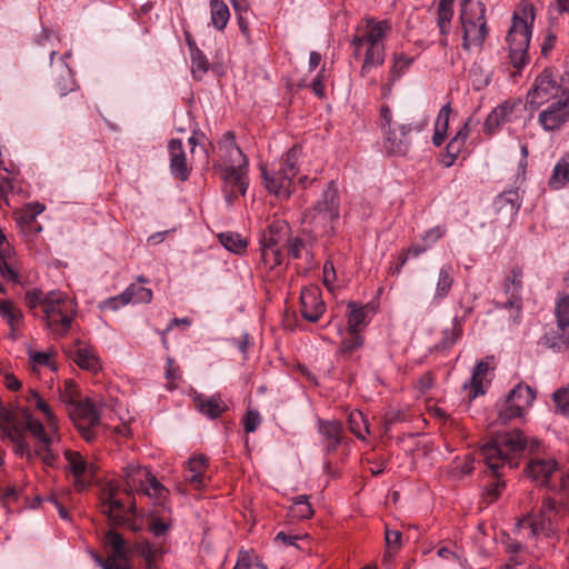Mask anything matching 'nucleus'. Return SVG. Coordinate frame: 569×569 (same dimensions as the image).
<instances>
[{
	"mask_svg": "<svg viewBox=\"0 0 569 569\" xmlns=\"http://www.w3.org/2000/svg\"><path fill=\"white\" fill-rule=\"evenodd\" d=\"M525 441L519 429L496 432L491 439L481 446L480 457L487 466L490 478L483 485V498L487 503H492L501 495L505 482L501 480L502 469L516 468L523 453Z\"/></svg>",
	"mask_w": 569,
	"mask_h": 569,
	"instance_id": "obj_1",
	"label": "nucleus"
},
{
	"mask_svg": "<svg viewBox=\"0 0 569 569\" xmlns=\"http://www.w3.org/2000/svg\"><path fill=\"white\" fill-rule=\"evenodd\" d=\"M23 302L29 313L40 321L46 330L59 338L69 333L78 315L76 299L58 289H28Z\"/></svg>",
	"mask_w": 569,
	"mask_h": 569,
	"instance_id": "obj_2",
	"label": "nucleus"
},
{
	"mask_svg": "<svg viewBox=\"0 0 569 569\" xmlns=\"http://www.w3.org/2000/svg\"><path fill=\"white\" fill-rule=\"evenodd\" d=\"M219 163L214 164L222 172L224 198L228 203L239 196H244L248 186V159L236 143L232 131L223 133L218 142Z\"/></svg>",
	"mask_w": 569,
	"mask_h": 569,
	"instance_id": "obj_3",
	"label": "nucleus"
},
{
	"mask_svg": "<svg viewBox=\"0 0 569 569\" xmlns=\"http://www.w3.org/2000/svg\"><path fill=\"white\" fill-rule=\"evenodd\" d=\"M567 512L566 503L547 497L537 512L530 511L518 520L516 531L523 539L538 536L553 537L560 529Z\"/></svg>",
	"mask_w": 569,
	"mask_h": 569,
	"instance_id": "obj_4",
	"label": "nucleus"
},
{
	"mask_svg": "<svg viewBox=\"0 0 569 569\" xmlns=\"http://www.w3.org/2000/svg\"><path fill=\"white\" fill-rule=\"evenodd\" d=\"M428 126L423 117L410 123H396L389 106L380 108L379 127L383 134V148L388 156H406L412 143V133L422 132Z\"/></svg>",
	"mask_w": 569,
	"mask_h": 569,
	"instance_id": "obj_5",
	"label": "nucleus"
},
{
	"mask_svg": "<svg viewBox=\"0 0 569 569\" xmlns=\"http://www.w3.org/2000/svg\"><path fill=\"white\" fill-rule=\"evenodd\" d=\"M301 157V148L293 146L279 160L277 166L268 168L261 166V177L264 187L270 193L280 199H288L291 194V182L299 171V160Z\"/></svg>",
	"mask_w": 569,
	"mask_h": 569,
	"instance_id": "obj_6",
	"label": "nucleus"
},
{
	"mask_svg": "<svg viewBox=\"0 0 569 569\" xmlns=\"http://www.w3.org/2000/svg\"><path fill=\"white\" fill-rule=\"evenodd\" d=\"M535 12L531 6L515 11L506 40L509 57L515 68H522L528 61V48L532 33Z\"/></svg>",
	"mask_w": 569,
	"mask_h": 569,
	"instance_id": "obj_7",
	"label": "nucleus"
},
{
	"mask_svg": "<svg viewBox=\"0 0 569 569\" xmlns=\"http://www.w3.org/2000/svg\"><path fill=\"white\" fill-rule=\"evenodd\" d=\"M486 6L481 1L461 0L460 23L462 29V48L470 51L481 49L488 36Z\"/></svg>",
	"mask_w": 569,
	"mask_h": 569,
	"instance_id": "obj_8",
	"label": "nucleus"
},
{
	"mask_svg": "<svg viewBox=\"0 0 569 569\" xmlns=\"http://www.w3.org/2000/svg\"><path fill=\"white\" fill-rule=\"evenodd\" d=\"M339 218L340 194L336 181L330 180L313 207L303 213V220L316 228L333 231Z\"/></svg>",
	"mask_w": 569,
	"mask_h": 569,
	"instance_id": "obj_9",
	"label": "nucleus"
},
{
	"mask_svg": "<svg viewBox=\"0 0 569 569\" xmlns=\"http://www.w3.org/2000/svg\"><path fill=\"white\" fill-rule=\"evenodd\" d=\"M522 439L526 443L523 451L528 450L530 455L526 472L537 483L548 485L551 477L559 470L555 453L538 439L527 440L523 435Z\"/></svg>",
	"mask_w": 569,
	"mask_h": 569,
	"instance_id": "obj_10",
	"label": "nucleus"
},
{
	"mask_svg": "<svg viewBox=\"0 0 569 569\" xmlns=\"http://www.w3.org/2000/svg\"><path fill=\"white\" fill-rule=\"evenodd\" d=\"M69 396H62L63 401L68 405L69 416L74 422L82 438L90 442L96 438V428L100 423V412L96 405L89 399L76 400L71 395L73 383H66Z\"/></svg>",
	"mask_w": 569,
	"mask_h": 569,
	"instance_id": "obj_11",
	"label": "nucleus"
},
{
	"mask_svg": "<svg viewBox=\"0 0 569 569\" xmlns=\"http://www.w3.org/2000/svg\"><path fill=\"white\" fill-rule=\"evenodd\" d=\"M536 399V390L528 385L518 383L506 397L496 403L497 422L507 425L521 419L528 412Z\"/></svg>",
	"mask_w": 569,
	"mask_h": 569,
	"instance_id": "obj_12",
	"label": "nucleus"
},
{
	"mask_svg": "<svg viewBox=\"0 0 569 569\" xmlns=\"http://www.w3.org/2000/svg\"><path fill=\"white\" fill-rule=\"evenodd\" d=\"M119 490V487L112 483H109L104 488L100 505L101 512L108 517L111 526H128L136 531L137 528L129 518V513L134 512V503L132 502L127 507L126 503L117 497Z\"/></svg>",
	"mask_w": 569,
	"mask_h": 569,
	"instance_id": "obj_13",
	"label": "nucleus"
},
{
	"mask_svg": "<svg viewBox=\"0 0 569 569\" xmlns=\"http://www.w3.org/2000/svg\"><path fill=\"white\" fill-rule=\"evenodd\" d=\"M522 270L519 267L511 269V272L506 277L503 282V293L507 297L506 301L495 300L493 305L496 309H509L510 318L515 323H519L522 312Z\"/></svg>",
	"mask_w": 569,
	"mask_h": 569,
	"instance_id": "obj_14",
	"label": "nucleus"
},
{
	"mask_svg": "<svg viewBox=\"0 0 569 569\" xmlns=\"http://www.w3.org/2000/svg\"><path fill=\"white\" fill-rule=\"evenodd\" d=\"M569 121V90L562 91V96L551 102L538 116V122L546 131L559 130Z\"/></svg>",
	"mask_w": 569,
	"mask_h": 569,
	"instance_id": "obj_15",
	"label": "nucleus"
},
{
	"mask_svg": "<svg viewBox=\"0 0 569 569\" xmlns=\"http://www.w3.org/2000/svg\"><path fill=\"white\" fill-rule=\"evenodd\" d=\"M561 87L557 83L552 72L545 69L535 80L533 87L527 94L528 103L539 107L548 102L551 98L562 94Z\"/></svg>",
	"mask_w": 569,
	"mask_h": 569,
	"instance_id": "obj_16",
	"label": "nucleus"
},
{
	"mask_svg": "<svg viewBox=\"0 0 569 569\" xmlns=\"http://www.w3.org/2000/svg\"><path fill=\"white\" fill-rule=\"evenodd\" d=\"M391 30V24L388 20L375 21L367 19L366 31L361 36H355L351 40L353 48V56L360 57L361 49L365 44L385 46L383 39Z\"/></svg>",
	"mask_w": 569,
	"mask_h": 569,
	"instance_id": "obj_17",
	"label": "nucleus"
},
{
	"mask_svg": "<svg viewBox=\"0 0 569 569\" xmlns=\"http://www.w3.org/2000/svg\"><path fill=\"white\" fill-rule=\"evenodd\" d=\"M64 458L68 462V469L73 476L74 487L77 490H84L93 479V465L88 462L78 451L67 450Z\"/></svg>",
	"mask_w": 569,
	"mask_h": 569,
	"instance_id": "obj_18",
	"label": "nucleus"
},
{
	"mask_svg": "<svg viewBox=\"0 0 569 569\" xmlns=\"http://www.w3.org/2000/svg\"><path fill=\"white\" fill-rule=\"evenodd\" d=\"M326 311V305L321 297V291L316 286H309L301 289L300 292V313L309 322L316 323Z\"/></svg>",
	"mask_w": 569,
	"mask_h": 569,
	"instance_id": "obj_19",
	"label": "nucleus"
},
{
	"mask_svg": "<svg viewBox=\"0 0 569 569\" xmlns=\"http://www.w3.org/2000/svg\"><path fill=\"white\" fill-rule=\"evenodd\" d=\"M168 152L170 157V172L180 181H187L191 169L187 163L186 152L180 139H171L168 142Z\"/></svg>",
	"mask_w": 569,
	"mask_h": 569,
	"instance_id": "obj_20",
	"label": "nucleus"
},
{
	"mask_svg": "<svg viewBox=\"0 0 569 569\" xmlns=\"http://www.w3.org/2000/svg\"><path fill=\"white\" fill-rule=\"evenodd\" d=\"M318 431L327 453L336 451L345 438L343 426L338 420L319 419Z\"/></svg>",
	"mask_w": 569,
	"mask_h": 569,
	"instance_id": "obj_21",
	"label": "nucleus"
},
{
	"mask_svg": "<svg viewBox=\"0 0 569 569\" xmlns=\"http://www.w3.org/2000/svg\"><path fill=\"white\" fill-rule=\"evenodd\" d=\"M208 458L196 455L188 459L184 468V480L194 488L200 489L207 483Z\"/></svg>",
	"mask_w": 569,
	"mask_h": 569,
	"instance_id": "obj_22",
	"label": "nucleus"
},
{
	"mask_svg": "<svg viewBox=\"0 0 569 569\" xmlns=\"http://www.w3.org/2000/svg\"><path fill=\"white\" fill-rule=\"evenodd\" d=\"M133 551L143 561L144 569H160L163 560V548L149 540L137 541L132 546Z\"/></svg>",
	"mask_w": 569,
	"mask_h": 569,
	"instance_id": "obj_23",
	"label": "nucleus"
},
{
	"mask_svg": "<svg viewBox=\"0 0 569 569\" xmlns=\"http://www.w3.org/2000/svg\"><path fill=\"white\" fill-rule=\"evenodd\" d=\"M24 401L28 403V408L42 413L48 427L53 432L58 429V418L52 411L50 405L40 396V393L36 389H28L23 396Z\"/></svg>",
	"mask_w": 569,
	"mask_h": 569,
	"instance_id": "obj_24",
	"label": "nucleus"
},
{
	"mask_svg": "<svg viewBox=\"0 0 569 569\" xmlns=\"http://www.w3.org/2000/svg\"><path fill=\"white\" fill-rule=\"evenodd\" d=\"M513 188L502 191L499 193L495 201L493 207L498 212H506L510 217L518 213L521 208V197L519 193V187L522 183H515Z\"/></svg>",
	"mask_w": 569,
	"mask_h": 569,
	"instance_id": "obj_25",
	"label": "nucleus"
},
{
	"mask_svg": "<svg viewBox=\"0 0 569 569\" xmlns=\"http://www.w3.org/2000/svg\"><path fill=\"white\" fill-rule=\"evenodd\" d=\"M513 108L515 103L510 101H503L493 108L485 120L483 132L488 136H492L501 124L510 120Z\"/></svg>",
	"mask_w": 569,
	"mask_h": 569,
	"instance_id": "obj_26",
	"label": "nucleus"
},
{
	"mask_svg": "<svg viewBox=\"0 0 569 569\" xmlns=\"http://www.w3.org/2000/svg\"><path fill=\"white\" fill-rule=\"evenodd\" d=\"M347 307L349 329L360 330V327H365L370 322L371 316L375 313V309L370 303L360 305L356 301H349Z\"/></svg>",
	"mask_w": 569,
	"mask_h": 569,
	"instance_id": "obj_27",
	"label": "nucleus"
},
{
	"mask_svg": "<svg viewBox=\"0 0 569 569\" xmlns=\"http://www.w3.org/2000/svg\"><path fill=\"white\" fill-rule=\"evenodd\" d=\"M0 317L9 326L11 337L21 328L24 319L22 310L10 299L0 300Z\"/></svg>",
	"mask_w": 569,
	"mask_h": 569,
	"instance_id": "obj_28",
	"label": "nucleus"
},
{
	"mask_svg": "<svg viewBox=\"0 0 569 569\" xmlns=\"http://www.w3.org/2000/svg\"><path fill=\"white\" fill-rule=\"evenodd\" d=\"M20 416L23 419L26 430L37 438L42 446H51L52 438L46 432L43 423L33 417L28 407L20 408Z\"/></svg>",
	"mask_w": 569,
	"mask_h": 569,
	"instance_id": "obj_29",
	"label": "nucleus"
},
{
	"mask_svg": "<svg viewBox=\"0 0 569 569\" xmlns=\"http://www.w3.org/2000/svg\"><path fill=\"white\" fill-rule=\"evenodd\" d=\"M197 409L210 419L220 417L227 409V405L219 396L204 397L198 395L194 398Z\"/></svg>",
	"mask_w": 569,
	"mask_h": 569,
	"instance_id": "obj_30",
	"label": "nucleus"
},
{
	"mask_svg": "<svg viewBox=\"0 0 569 569\" xmlns=\"http://www.w3.org/2000/svg\"><path fill=\"white\" fill-rule=\"evenodd\" d=\"M453 282V267L450 263H446L439 270L432 301L440 303L445 298H447L451 291Z\"/></svg>",
	"mask_w": 569,
	"mask_h": 569,
	"instance_id": "obj_31",
	"label": "nucleus"
},
{
	"mask_svg": "<svg viewBox=\"0 0 569 569\" xmlns=\"http://www.w3.org/2000/svg\"><path fill=\"white\" fill-rule=\"evenodd\" d=\"M289 230L284 220L271 221L260 238V246H279Z\"/></svg>",
	"mask_w": 569,
	"mask_h": 569,
	"instance_id": "obj_32",
	"label": "nucleus"
},
{
	"mask_svg": "<svg viewBox=\"0 0 569 569\" xmlns=\"http://www.w3.org/2000/svg\"><path fill=\"white\" fill-rule=\"evenodd\" d=\"M455 0H440L438 3V27L440 34L443 37L440 40L441 46H447V37L450 32L451 20L453 17Z\"/></svg>",
	"mask_w": 569,
	"mask_h": 569,
	"instance_id": "obj_33",
	"label": "nucleus"
},
{
	"mask_svg": "<svg viewBox=\"0 0 569 569\" xmlns=\"http://www.w3.org/2000/svg\"><path fill=\"white\" fill-rule=\"evenodd\" d=\"M412 62L413 58L408 57L402 52L393 53L386 90H391L395 82L398 81L408 71Z\"/></svg>",
	"mask_w": 569,
	"mask_h": 569,
	"instance_id": "obj_34",
	"label": "nucleus"
},
{
	"mask_svg": "<svg viewBox=\"0 0 569 569\" xmlns=\"http://www.w3.org/2000/svg\"><path fill=\"white\" fill-rule=\"evenodd\" d=\"M569 182V154L560 158L548 179V186L552 190H560Z\"/></svg>",
	"mask_w": 569,
	"mask_h": 569,
	"instance_id": "obj_35",
	"label": "nucleus"
},
{
	"mask_svg": "<svg viewBox=\"0 0 569 569\" xmlns=\"http://www.w3.org/2000/svg\"><path fill=\"white\" fill-rule=\"evenodd\" d=\"M124 480L126 485L128 487L127 493L129 495V491L138 490L139 488H142L144 486V477H148L149 470L144 467H141L137 463H128L124 469Z\"/></svg>",
	"mask_w": 569,
	"mask_h": 569,
	"instance_id": "obj_36",
	"label": "nucleus"
},
{
	"mask_svg": "<svg viewBox=\"0 0 569 569\" xmlns=\"http://www.w3.org/2000/svg\"><path fill=\"white\" fill-rule=\"evenodd\" d=\"M366 54L361 67V76L366 77L372 68H377L383 64L386 58L385 46L365 44Z\"/></svg>",
	"mask_w": 569,
	"mask_h": 569,
	"instance_id": "obj_37",
	"label": "nucleus"
},
{
	"mask_svg": "<svg viewBox=\"0 0 569 569\" xmlns=\"http://www.w3.org/2000/svg\"><path fill=\"white\" fill-rule=\"evenodd\" d=\"M191 57V72L194 79L201 80L209 70V61L206 54L196 46L194 41L188 39Z\"/></svg>",
	"mask_w": 569,
	"mask_h": 569,
	"instance_id": "obj_38",
	"label": "nucleus"
},
{
	"mask_svg": "<svg viewBox=\"0 0 569 569\" xmlns=\"http://www.w3.org/2000/svg\"><path fill=\"white\" fill-rule=\"evenodd\" d=\"M563 327H558L557 332L545 333L539 343L547 349L561 352L569 349V337H566Z\"/></svg>",
	"mask_w": 569,
	"mask_h": 569,
	"instance_id": "obj_39",
	"label": "nucleus"
},
{
	"mask_svg": "<svg viewBox=\"0 0 569 569\" xmlns=\"http://www.w3.org/2000/svg\"><path fill=\"white\" fill-rule=\"evenodd\" d=\"M489 371V365L487 361L481 360L479 361L473 370L472 376L469 381V386L471 389V398H476L478 396L485 395V388H483V381L487 377V373Z\"/></svg>",
	"mask_w": 569,
	"mask_h": 569,
	"instance_id": "obj_40",
	"label": "nucleus"
},
{
	"mask_svg": "<svg viewBox=\"0 0 569 569\" xmlns=\"http://www.w3.org/2000/svg\"><path fill=\"white\" fill-rule=\"evenodd\" d=\"M211 23L218 30H223L230 19V10L222 0H210Z\"/></svg>",
	"mask_w": 569,
	"mask_h": 569,
	"instance_id": "obj_41",
	"label": "nucleus"
},
{
	"mask_svg": "<svg viewBox=\"0 0 569 569\" xmlns=\"http://www.w3.org/2000/svg\"><path fill=\"white\" fill-rule=\"evenodd\" d=\"M348 423L350 431L360 440H366L370 433L369 422L365 415L359 410H353L349 413Z\"/></svg>",
	"mask_w": 569,
	"mask_h": 569,
	"instance_id": "obj_42",
	"label": "nucleus"
},
{
	"mask_svg": "<svg viewBox=\"0 0 569 569\" xmlns=\"http://www.w3.org/2000/svg\"><path fill=\"white\" fill-rule=\"evenodd\" d=\"M220 243L230 252L241 254L247 249V240L232 231L221 232L218 236Z\"/></svg>",
	"mask_w": 569,
	"mask_h": 569,
	"instance_id": "obj_43",
	"label": "nucleus"
},
{
	"mask_svg": "<svg viewBox=\"0 0 569 569\" xmlns=\"http://www.w3.org/2000/svg\"><path fill=\"white\" fill-rule=\"evenodd\" d=\"M46 210V206L39 201L29 202L23 206L17 219L20 228L32 224L37 217Z\"/></svg>",
	"mask_w": 569,
	"mask_h": 569,
	"instance_id": "obj_44",
	"label": "nucleus"
},
{
	"mask_svg": "<svg viewBox=\"0 0 569 569\" xmlns=\"http://www.w3.org/2000/svg\"><path fill=\"white\" fill-rule=\"evenodd\" d=\"M74 362L82 369L97 371L100 366L94 351L90 348L79 347L76 350Z\"/></svg>",
	"mask_w": 569,
	"mask_h": 569,
	"instance_id": "obj_45",
	"label": "nucleus"
},
{
	"mask_svg": "<svg viewBox=\"0 0 569 569\" xmlns=\"http://www.w3.org/2000/svg\"><path fill=\"white\" fill-rule=\"evenodd\" d=\"M261 260L263 264L272 270L283 260V252L280 246H260Z\"/></svg>",
	"mask_w": 569,
	"mask_h": 569,
	"instance_id": "obj_46",
	"label": "nucleus"
},
{
	"mask_svg": "<svg viewBox=\"0 0 569 569\" xmlns=\"http://www.w3.org/2000/svg\"><path fill=\"white\" fill-rule=\"evenodd\" d=\"M290 513L293 518L299 520L309 519L313 515V509L309 502V497L306 495H300L293 498Z\"/></svg>",
	"mask_w": 569,
	"mask_h": 569,
	"instance_id": "obj_47",
	"label": "nucleus"
},
{
	"mask_svg": "<svg viewBox=\"0 0 569 569\" xmlns=\"http://www.w3.org/2000/svg\"><path fill=\"white\" fill-rule=\"evenodd\" d=\"M4 432L13 443L16 455L23 457L26 453H29V445L24 435L18 427H9L4 430Z\"/></svg>",
	"mask_w": 569,
	"mask_h": 569,
	"instance_id": "obj_48",
	"label": "nucleus"
},
{
	"mask_svg": "<svg viewBox=\"0 0 569 569\" xmlns=\"http://www.w3.org/2000/svg\"><path fill=\"white\" fill-rule=\"evenodd\" d=\"M347 337L343 338L340 347V351L342 353H351L363 345V338L361 337L359 330L356 329H347Z\"/></svg>",
	"mask_w": 569,
	"mask_h": 569,
	"instance_id": "obj_49",
	"label": "nucleus"
},
{
	"mask_svg": "<svg viewBox=\"0 0 569 569\" xmlns=\"http://www.w3.org/2000/svg\"><path fill=\"white\" fill-rule=\"evenodd\" d=\"M233 569H267L259 558L248 551L240 550Z\"/></svg>",
	"mask_w": 569,
	"mask_h": 569,
	"instance_id": "obj_50",
	"label": "nucleus"
},
{
	"mask_svg": "<svg viewBox=\"0 0 569 569\" xmlns=\"http://www.w3.org/2000/svg\"><path fill=\"white\" fill-rule=\"evenodd\" d=\"M132 303H149L152 300V291L149 288L131 283L126 290Z\"/></svg>",
	"mask_w": 569,
	"mask_h": 569,
	"instance_id": "obj_51",
	"label": "nucleus"
},
{
	"mask_svg": "<svg viewBox=\"0 0 569 569\" xmlns=\"http://www.w3.org/2000/svg\"><path fill=\"white\" fill-rule=\"evenodd\" d=\"M8 257L9 254L0 253V276L7 281H11L14 284H20V273L14 268V266H12V263L8 261Z\"/></svg>",
	"mask_w": 569,
	"mask_h": 569,
	"instance_id": "obj_52",
	"label": "nucleus"
},
{
	"mask_svg": "<svg viewBox=\"0 0 569 569\" xmlns=\"http://www.w3.org/2000/svg\"><path fill=\"white\" fill-rule=\"evenodd\" d=\"M462 335V325L461 319L455 317L452 320L451 328L445 329L442 331V346L445 348L450 347L457 342V340Z\"/></svg>",
	"mask_w": 569,
	"mask_h": 569,
	"instance_id": "obj_53",
	"label": "nucleus"
},
{
	"mask_svg": "<svg viewBox=\"0 0 569 569\" xmlns=\"http://www.w3.org/2000/svg\"><path fill=\"white\" fill-rule=\"evenodd\" d=\"M128 296H129V292L123 291L118 296L107 298L103 301L99 302L98 308L101 311H104V310L117 311L120 308L130 303V298H128Z\"/></svg>",
	"mask_w": 569,
	"mask_h": 569,
	"instance_id": "obj_54",
	"label": "nucleus"
},
{
	"mask_svg": "<svg viewBox=\"0 0 569 569\" xmlns=\"http://www.w3.org/2000/svg\"><path fill=\"white\" fill-rule=\"evenodd\" d=\"M144 478V486L139 489L150 497L161 498L166 491V488L157 480V478L150 471L148 477Z\"/></svg>",
	"mask_w": 569,
	"mask_h": 569,
	"instance_id": "obj_55",
	"label": "nucleus"
},
{
	"mask_svg": "<svg viewBox=\"0 0 569 569\" xmlns=\"http://www.w3.org/2000/svg\"><path fill=\"white\" fill-rule=\"evenodd\" d=\"M557 412L569 418V387L557 390L552 396Z\"/></svg>",
	"mask_w": 569,
	"mask_h": 569,
	"instance_id": "obj_56",
	"label": "nucleus"
},
{
	"mask_svg": "<svg viewBox=\"0 0 569 569\" xmlns=\"http://www.w3.org/2000/svg\"><path fill=\"white\" fill-rule=\"evenodd\" d=\"M557 327L569 325V293L556 303Z\"/></svg>",
	"mask_w": 569,
	"mask_h": 569,
	"instance_id": "obj_57",
	"label": "nucleus"
},
{
	"mask_svg": "<svg viewBox=\"0 0 569 569\" xmlns=\"http://www.w3.org/2000/svg\"><path fill=\"white\" fill-rule=\"evenodd\" d=\"M447 232L445 226H436L429 230H427L422 236L420 241L429 249H431L438 240H440Z\"/></svg>",
	"mask_w": 569,
	"mask_h": 569,
	"instance_id": "obj_58",
	"label": "nucleus"
},
{
	"mask_svg": "<svg viewBox=\"0 0 569 569\" xmlns=\"http://www.w3.org/2000/svg\"><path fill=\"white\" fill-rule=\"evenodd\" d=\"M261 423L260 413L257 410H248L243 417V428L246 432H254Z\"/></svg>",
	"mask_w": 569,
	"mask_h": 569,
	"instance_id": "obj_59",
	"label": "nucleus"
},
{
	"mask_svg": "<svg viewBox=\"0 0 569 569\" xmlns=\"http://www.w3.org/2000/svg\"><path fill=\"white\" fill-rule=\"evenodd\" d=\"M337 279L336 269L333 266V262L330 260H327L323 264V276H322V282L328 288V290H333V283Z\"/></svg>",
	"mask_w": 569,
	"mask_h": 569,
	"instance_id": "obj_60",
	"label": "nucleus"
},
{
	"mask_svg": "<svg viewBox=\"0 0 569 569\" xmlns=\"http://www.w3.org/2000/svg\"><path fill=\"white\" fill-rule=\"evenodd\" d=\"M451 114L450 103H446L440 110L436 119L435 128L441 131H448L449 118Z\"/></svg>",
	"mask_w": 569,
	"mask_h": 569,
	"instance_id": "obj_61",
	"label": "nucleus"
},
{
	"mask_svg": "<svg viewBox=\"0 0 569 569\" xmlns=\"http://www.w3.org/2000/svg\"><path fill=\"white\" fill-rule=\"evenodd\" d=\"M513 535H515V539L508 538V540L506 541V549L508 552H511V553H517V552L521 551L523 548V543L533 539V538H525L523 539L522 536H519L518 532L516 531V527L513 528Z\"/></svg>",
	"mask_w": 569,
	"mask_h": 569,
	"instance_id": "obj_62",
	"label": "nucleus"
},
{
	"mask_svg": "<svg viewBox=\"0 0 569 569\" xmlns=\"http://www.w3.org/2000/svg\"><path fill=\"white\" fill-rule=\"evenodd\" d=\"M520 149H521V159L518 164V172H517L515 183H523V181L526 180V170H527V166H528V161H527L528 147H527V144L523 143V144H521Z\"/></svg>",
	"mask_w": 569,
	"mask_h": 569,
	"instance_id": "obj_63",
	"label": "nucleus"
},
{
	"mask_svg": "<svg viewBox=\"0 0 569 569\" xmlns=\"http://www.w3.org/2000/svg\"><path fill=\"white\" fill-rule=\"evenodd\" d=\"M387 548L397 551L401 546V532L398 530L386 529L385 535Z\"/></svg>",
	"mask_w": 569,
	"mask_h": 569,
	"instance_id": "obj_64",
	"label": "nucleus"
}]
</instances>
